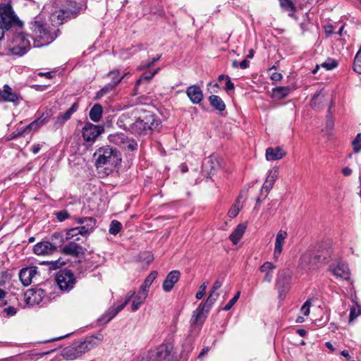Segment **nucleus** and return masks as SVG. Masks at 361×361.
Instances as JSON below:
<instances>
[{"mask_svg":"<svg viewBox=\"0 0 361 361\" xmlns=\"http://www.w3.org/2000/svg\"><path fill=\"white\" fill-rule=\"evenodd\" d=\"M29 27L32 32L34 47L37 48L50 44L61 35L59 27L54 25L49 26L37 18L29 23Z\"/></svg>","mask_w":361,"mask_h":361,"instance_id":"f257e3e1","label":"nucleus"},{"mask_svg":"<svg viewBox=\"0 0 361 361\" xmlns=\"http://www.w3.org/2000/svg\"><path fill=\"white\" fill-rule=\"evenodd\" d=\"M24 23L16 13L11 1L1 3V40L6 36H13L23 30Z\"/></svg>","mask_w":361,"mask_h":361,"instance_id":"f03ea898","label":"nucleus"},{"mask_svg":"<svg viewBox=\"0 0 361 361\" xmlns=\"http://www.w3.org/2000/svg\"><path fill=\"white\" fill-rule=\"evenodd\" d=\"M103 339L104 336L101 333L87 336L84 340L75 341L64 348L61 351V355L66 360H75L99 345Z\"/></svg>","mask_w":361,"mask_h":361,"instance_id":"7ed1b4c3","label":"nucleus"},{"mask_svg":"<svg viewBox=\"0 0 361 361\" xmlns=\"http://www.w3.org/2000/svg\"><path fill=\"white\" fill-rule=\"evenodd\" d=\"M28 35L20 30V33L12 36H6L4 45V51L6 55L22 56L30 49V42L27 38Z\"/></svg>","mask_w":361,"mask_h":361,"instance_id":"20e7f679","label":"nucleus"},{"mask_svg":"<svg viewBox=\"0 0 361 361\" xmlns=\"http://www.w3.org/2000/svg\"><path fill=\"white\" fill-rule=\"evenodd\" d=\"M157 126L158 122L152 112L140 109L131 133L135 135H148Z\"/></svg>","mask_w":361,"mask_h":361,"instance_id":"39448f33","label":"nucleus"},{"mask_svg":"<svg viewBox=\"0 0 361 361\" xmlns=\"http://www.w3.org/2000/svg\"><path fill=\"white\" fill-rule=\"evenodd\" d=\"M81 8L74 1H66L65 6L51 13L50 20L52 25L58 27V26L63 25L68 20L75 18L80 13Z\"/></svg>","mask_w":361,"mask_h":361,"instance_id":"423d86ee","label":"nucleus"},{"mask_svg":"<svg viewBox=\"0 0 361 361\" xmlns=\"http://www.w3.org/2000/svg\"><path fill=\"white\" fill-rule=\"evenodd\" d=\"M97 154H98L96 160L97 168L104 166L116 167L121 162L120 152L113 147L106 146L101 147L97 150Z\"/></svg>","mask_w":361,"mask_h":361,"instance_id":"0eeeda50","label":"nucleus"},{"mask_svg":"<svg viewBox=\"0 0 361 361\" xmlns=\"http://www.w3.org/2000/svg\"><path fill=\"white\" fill-rule=\"evenodd\" d=\"M56 282L60 290L69 292L76 283V279L71 270L61 269L56 275Z\"/></svg>","mask_w":361,"mask_h":361,"instance_id":"6e6552de","label":"nucleus"},{"mask_svg":"<svg viewBox=\"0 0 361 361\" xmlns=\"http://www.w3.org/2000/svg\"><path fill=\"white\" fill-rule=\"evenodd\" d=\"M51 116L50 110L46 111L42 115L25 126H19L16 130V135L20 137L25 134H29L35 132L46 124Z\"/></svg>","mask_w":361,"mask_h":361,"instance_id":"1a4fd4ad","label":"nucleus"},{"mask_svg":"<svg viewBox=\"0 0 361 361\" xmlns=\"http://www.w3.org/2000/svg\"><path fill=\"white\" fill-rule=\"evenodd\" d=\"M292 272L289 269L280 271L276 280V288L279 292V297L283 298L290 288Z\"/></svg>","mask_w":361,"mask_h":361,"instance_id":"9d476101","label":"nucleus"},{"mask_svg":"<svg viewBox=\"0 0 361 361\" xmlns=\"http://www.w3.org/2000/svg\"><path fill=\"white\" fill-rule=\"evenodd\" d=\"M331 255L332 250L331 247H326L321 245L315 252L310 255L309 263L315 267L329 263L331 259Z\"/></svg>","mask_w":361,"mask_h":361,"instance_id":"9b49d317","label":"nucleus"},{"mask_svg":"<svg viewBox=\"0 0 361 361\" xmlns=\"http://www.w3.org/2000/svg\"><path fill=\"white\" fill-rule=\"evenodd\" d=\"M19 279L24 286L32 283H38L39 281V272L35 266H30L21 269L19 271Z\"/></svg>","mask_w":361,"mask_h":361,"instance_id":"f8f14e48","label":"nucleus"},{"mask_svg":"<svg viewBox=\"0 0 361 361\" xmlns=\"http://www.w3.org/2000/svg\"><path fill=\"white\" fill-rule=\"evenodd\" d=\"M139 109L136 108L130 111L123 113L118 118L117 125L120 128L132 133Z\"/></svg>","mask_w":361,"mask_h":361,"instance_id":"ddd939ff","label":"nucleus"},{"mask_svg":"<svg viewBox=\"0 0 361 361\" xmlns=\"http://www.w3.org/2000/svg\"><path fill=\"white\" fill-rule=\"evenodd\" d=\"M173 348L171 343L160 345L155 351L150 353V361H173L171 356Z\"/></svg>","mask_w":361,"mask_h":361,"instance_id":"4468645a","label":"nucleus"},{"mask_svg":"<svg viewBox=\"0 0 361 361\" xmlns=\"http://www.w3.org/2000/svg\"><path fill=\"white\" fill-rule=\"evenodd\" d=\"M46 296L45 290L41 288L27 290L24 294V301L29 306L39 305Z\"/></svg>","mask_w":361,"mask_h":361,"instance_id":"2eb2a0df","label":"nucleus"},{"mask_svg":"<svg viewBox=\"0 0 361 361\" xmlns=\"http://www.w3.org/2000/svg\"><path fill=\"white\" fill-rule=\"evenodd\" d=\"M207 307L201 303L199 307L193 312L192 316L190 320L191 330L200 331L201 326L204 322L207 314Z\"/></svg>","mask_w":361,"mask_h":361,"instance_id":"dca6fc26","label":"nucleus"},{"mask_svg":"<svg viewBox=\"0 0 361 361\" xmlns=\"http://www.w3.org/2000/svg\"><path fill=\"white\" fill-rule=\"evenodd\" d=\"M104 131L102 126L86 123L82 128V137L86 142H94Z\"/></svg>","mask_w":361,"mask_h":361,"instance_id":"f3484780","label":"nucleus"},{"mask_svg":"<svg viewBox=\"0 0 361 361\" xmlns=\"http://www.w3.org/2000/svg\"><path fill=\"white\" fill-rule=\"evenodd\" d=\"M62 253L73 257H80L85 255L87 249L75 241H71L61 249Z\"/></svg>","mask_w":361,"mask_h":361,"instance_id":"a211bd4d","label":"nucleus"},{"mask_svg":"<svg viewBox=\"0 0 361 361\" xmlns=\"http://www.w3.org/2000/svg\"><path fill=\"white\" fill-rule=\"evenodd\" d=\"M56 245L49 240H42L33 247V252L37 255H49L56 251Z\"/></svg>","mask_w":361,"mask_h":361,"instance_id":"6ab92c4d","label":"nucleus"},{"mask_svg":"<svg viewBox=\"0 0 361 361\" xmlns=\"http://www.w3.org/2000/svg\"><path fill=\"white\" fill-rule=\"evenodd\" d=\"M135 291H130L128 293V296L125 299L124 302L118 305L117 307H110L106 313L103 316L102 319H105L106 322L111 321L114 317H116L130 301V298L135 295Z\"/></svg>","mask_w":361,"mask_h":361,"instance_id":"aec40b11","label":"nucleus"},{"mask_svg":"<svg viewBox=\"0 0 361 361\" xmlns=\"http://www.w3.org/2000/svg\"><path fill=\"white\" fill-rule=\"evenodd\" d=\"M21 99L20 94L13 90L8 85H4L1 90V100L17 105Z\"/></svg>","mask_w":361,"mask_h":361,"instance_id":"412c9836","label":"nucleus"},{"mask_svg":"<svg viewBox=\"0 0 361 361\" xmlns=\"http://www.w3.org/2000/svg\"><path fill=\"white\" fill-rule=\"evenodd\" d=\"M287 237L288 233L283 230H280L276 234L273 253L274 259L276 261L279 259L283 252V247Z\"/></svg>","mask_w":361,"mask_h":361,"instance_id":"4be33fe9","label":"nucleus"},{"mask_svg":"<svg viewBox=\"0 0 361 361\" xmlns=\"http://www.w3.org/2000/svg\"><path fill=\"white\" fill-rule=\"evenodd\" d=\"M185 92L191 102L194 104H200L203 99V92L200 86L197 85L189 86Z\"/></svg>","mask_w":361,"mask_h":361,"instance_id":"5701e85b","label":"nucleus"},{"mask_svg":"<svg viewBox=\"0 0 361 361\" xmlns=\"http://www.w3.org/2000/svg\"><path fill=\"white\" fill-rule=\"evenodd\" d=\"M180 276V273L179 271L173 270L170 271L164 281L162 285L163 290L165 292H170L173 289L174 285L178 281Z\"/></svg>","mask_w":361,"mask_h":361,"instance_id":"b1692460","label":"nucleus"},{"mask_svg":"<svg viewBox=\"0 0 361 361\" xmlns=\"http://www.w3.org/2000/svg\"><path fill=\"white\" fill-rule=\"evenodd\" d=\"M78 109V104L77 102L73 103L71 106L63 114L59 115L55 119L54 126L56 128H60L63 126L64 123L71 119L72 115L77 111Z\"/></svg>","mask_w":361,"mask_h":361,"instance_id":"393cba45","label":"nucleus"},{"mask_svg":"<svg viewBox=\"0 0 361 361\" xmlns=\"http://www.w3.org/2000/svg\"><path fill=\"white\" fill-rule=\"evenodd\" d=\"M329 269L337 278L346 280L350 277L349 269L345 263H338L336 266H330Z\"/></svg>","mask_w":361,"mask_h":361,"instance_id":"a878e982","label":"nucleus"},{"mask_svg":"<svg viewBox=\"0 0 361 361\" xmlns=\"http://www.w3.org/2000/svg\"><path fill=\"white\" fill-rule=\"evenodd\" d=\"M159 71V68H157L152 72L142 73V75L140 76V78L135 82L133 94L137 95V94H140V92H139V87L142 84H148L149 82V81L153 78V77L157 73H158Z\"/></svg>","mask_w":361,"mask_h":361,"instance_id":"bb28decb","label":"nucleus"},{"mask_svg":"<svg viewBox=\"0 0 361 361\" xmlns=\"http://www.w3.org/2000/svg\"><path fill=\"white\" fill-rule=\"evenodd\" d=\"M286 152L281 147H269L266 150V158L268 161H275L282 159L285 157Z\"/></svg>","mask_w":361,"mask_h":361,"instance_id":"cd10ccee","label":"nucleus"},{"mask_svg":"<svg viewBox=\"0 0 361 361\" xmlns=\"http://www.w3.org/2000/svg\"><path fill=\"white\" fill-rule=\"evenodd\" d=\"M246 225L244 224H238L232 233L229 235V240L233 245H237L242 238L246 230Z\"/></svg>","mask_w":361,"mask_h":361,"instance_id":"c85d7f7f","label":"nucleus"},{"mask_svg":"<svg viewBox=\"0 0 361 361\" xmlns=\"http://www.w3.org/2000/svg\"><path fill=\"white\" fill-rule=\"evenodd\" d=\"M276 266L271 262H265L260 267L261 272L265 273L264 281L270 283L273 278V271Z\"/></svg>","mask_w":361,"mask_h":361,"instance_id":"c756f323","label":"nucleus"},{"mask_svg":"<svg viewBox=\"0 0 361 361\" xmlns=\"http://www.w3.org/2000/svg\"><path fill=\"white\" fill-rule=\"evenodd\" d=\"M204 167L207 171H208L209 174H214V172L219 169L220 164L215 156H210L204 163Z\"/></svg>","mask_w":361,"mask_h":361,"instance_id":"7c9ffc66","label":"nucleus"},{"mask_svg":"<svg viewBox=\"0 0 361 361\" xmlns=\"http://www.w3.org/2000/svg\"><path fill=\"white\" fill-rule=\"evenodd\" d=\"M281 8L288 13L289 17L293 18L296 11V6L291 0H278Z\"/></svg>","mask_w":361,"mask_h":361,"instance_id":"2f4dec72","label":"nucleus"},{"mask_svg":"<svg viewBox=\"0 0 361 361\" xmlns=\"http://www.w3.org/2000/svg\"><path fill=\"white\" fill-rule=\"evenodd\" d=\"M208 100L210 105L216 110L223 111L226 109V104L219 96L212 94L209 97Z\"/></svg>","mask_w":361,"mask_h":361,"instance_id":"473e14b6","label":"nucleus"},{"mask_svg":"<svg viewBox=\"0 0 361 361\" xmlns=\"http://www.w3.org/2000/svg\"><path fill=\"white\" fill-rule=\"evenodd\" d=\"M103 114V107L99 104H95L91 108L89 116L93 122H98L100 121Z\"/></svg>","mask_w":361,"mask_h":361,"instance_id":"72a5a7b5","label":"nucleus"},{"mask_svg":"<svg viewBox=\"0 0 361 361\" xmlns=\"http://www.w3.org/2000/svg\"><path fill=\"white\" fill-rule=\"evenodd\" d=\"M290 92L288 87H277L274 88L271 92V97L275 99H282L286 98Z\"/></svg>","mask_w":361,"mask_h":361,"instance_id":"f704fd0d","label":"nucleus"},{"mask_svg":"<svg viewBox=\"0 0 361 361\" xmlns=\"http://www.w3.org/2000/svg\"><path fill=\"white\" fill-rule=\"evenodd\" d=\"M158 273L157 271H152L145 279L143 283L141 285L140 290L145 293L147 295L149 288L155 279L157 277Z\"/></svg>","mask_w":361,"mask_h":361,"instance_id":"c9c22d12","label":"nucleus"},{"mask_svg":"<svg viewBox=\"0 0 361 361\" xmlns=\"http://www.w3.org/2000/svg\"><path fill=\"white\" fill-rule=\"evenodd\" d=\"M147 297V295L145 294V293H142V291L140 290L132 302V311L135 312L140 307V306L144 303Z\"/></svg>","mask_w":361,"mask_h":361,"instance_id":"e433bc0d","label":"nucleus"},{"mask_svg":"<svg viewBox=\"0 0 361 361\" xmlns=\"http://www.w3.org/2000/svg\"><path fill=\"white\" fill-rule=\"evenodd\" d=\"M116 87V86L115 82H111L109 83H107L99 91L97 92L95 99H100L104 95L112 92Z\"/></svg>","mask_w":361,"mask_h":361,"instance_id":"4c0bfd02","label":"nucleus"},{"mask_svg":"<svg viewBox=\"0 0 361 361\" xmlns=\"http://www.w3.org/2000/svg\"><path fill=\"white\" fill-rule=\"evenodd\" d=\"M128 75V73H124L123 75H120V71L118 69H114L110 72H109L106 75L107 77L111 79V82H116V86L118 85L126 78V75Z\"/></svg>","mask_w":361,"mask_h":361,"instance_id":"58836bf2","label":"nucleus"},{"mask_svg":"<svg viewBox=\"0 0 361 361\" xmlns=\"http://www.w3.org/2000/svg\"><path fill=\"white\" fill-rule=\"evenodd\" d=\"M97 223H92V224H86L85 225H82L80 226H78V233H80V235L82 236H87L89 235L94 229L96 226Z\"/></svg>","mask_w":361,"mask_h":361,"instance_id":"ea45409f","label":"nucleus"},{"mask_svg":"<svg viewBox=\"0 0 361 361\" xmlns=\"http://www.w3.org/2000/svg\"><path fill=\"white\" fill-rule=\"evenodd\" d=\"M219 294V293H214L210 290L209 295L207 298V300L204 303H202L203 305H205L207 307L206 312H209L212 305L214 303V302L218 298Z\"/></svg>","mask_w":361,"mask_h":361,"instance_id":"a19ab883","label":"nucleus"},{"mask_svg":"<svg viewBox=\"0 0 361 361\" xmlns=\"http://www.w3.org/2000/svg\"><path fill=\"white\" fill-rule=\"evenodd\" d=\"M121 223L117 220H113L111 221L109 232L110 234L116 235L121 231Z\"/></svg>","mask_w":361,"mask_h":361,"instance_id":"79ce46f5","label":"nucleus"},{"mask_svg":"<svg viewBox=\"0 0 361 361\" xmlns=\"http://www.w3.org/2000/svg\"><path fill=\"white\" fill-rule=\"evenodd\" d=\"M353 68L355 73L361 74V46L355 56Z\"/></svg>","mask_w":361,"mask_h":361,"instance_id":"37998d69","label":"nucleus"},{"mask_svg":"<svg viewBox=\"0 0 361 361\" xmlns=\"http://www.w3.org/2000/svg\"><path fill=\"white\" fill-rule=\"evenodd\" d=\"M51 243L56 245V248L60 247L63 243V236L61 233L55 232L51 236Z\"/></svg>","mask_w":361,"mask_h":361,"instance_id":"c03bdc74","label":"nucleus"},{"mask_svg":"<svg viewBox=\"0 0 361 361\" xmlns=\"http://www.w3.org/2000/svg\"><path fill=\"white\" fill-rule=\"evenodd\" d=\"M240 295V291H238L235 295L233 296V298H231L228 302L224 306V307L223 308V310L224 311H228L230 310L233 307V305H235V303L238 301V300L239 299V297Z\"/></svg>","mask_w":361,"mask_h":361,"instance_id":"a18cd8bd","label":"nucleus"},{"mask_svg":"<svg viewBox=\"0 0 361 361\" xmlns=\"http://www.w3.org/2000/svg\"><path fill=\"white\" fill-rule=\"evenodd\" d=\"M353 150L355 153L361 150V133H358L353 141Z\"/></svg>","mask_w":361,"mask_h":361,"instance_id":"49530a36","label":"nucleus"},{"mask_svg":"<svg viewBox=\"0 0 361 361\" xmlns=\"http://www.w3.org/2000/svg\"><path fill=\"white\" fill-rule=\"evenodd\" d=\"M242 207L238 204H233L228 210V215L230 218L235 217L240 212Z\"/></svg>","mask_w":361,"mask_h":361,"instance_id":"de8ad7c7","label":"nucleus"},{"mask_svg":"<svg viewBox=\"0 0 361 361\" xmlns=\"http://www.w3.org/2000/svg\"><path fill=\"white\" fill-rule=\"evenodd\" d=\"M338 66V63L336 60L332 59H328L326 61L322 64V66L325 68L326 70H332Z\"/></svg>","mask_w":361,"mask_h":361,"instance_id":"09e8293b","label":"nucleus"},{"mask_svg":"<svg viewBox=\"0 0 361 361\" xmlns=\"http://www.w3.org/2000/svg\"><path fill=\"white\" fill-rule=\"evenodd\" d=\"M18 308L13 306H8L3 309L2 312L6 314L7 317H13L16 314Z\"/></svg>","mask_w":361,"mask_h":361,"instance_id":"8fccbe9b","label":"nucleus"},{"mask_svg":"<svg viewBox=\"0 0 361 361\" xmlns=\"http://www.w3.org/2000/svg\"><path fill=\"white\" fill-rule=\"evenodd\" d=\"M277 177H278V170L274 169L269 171L266 180L267 183H271L274 184L276 180Z\"/></svg>","mask_w":361,"mask_h":361,"instance_id":"3c124183","label":"nucleus"},{"mask_svg":"<svg viewBox=\"0 0 361 361\" xmlns=\"http://www.w3.org/2000/svg\"><path fill=\"white\" fill-rule=\"evenodd\" d=\"M78 224L85 225L87 224L97 223V220L94 217H80L75 219Z\"/></svg>","mask_w":361,"mask_h":361,"instance_id":"603ef678","label":"nucleus"},{"mask_svg":"<svg viewBox=\"0 0 361 361\" xmlns=\"http://www.w3.org/2000/svg\"><path fill=\"white\" fill-rule=\"evenodd\" d=\"M273 185H274V184H272L271 183H267V180L265 181V183H264V185H262V189H261V195H264V199H265L267 197V195L270 192Z\"/></svg>","mask_w":361,"mask_h":361,"instance_id":"864d4df0","label":"nucleus"},{"mask_svg":"<svg viewBox=\"0 0 361 361\" xmlns=\"http://www.w3.org/2000/svg\"><path fill=\"white\" fill-rule=\"evenodd\" d=\"M56 217L59 221H63L70 217L69 213L66 210H61L56 213Z\"/></svg>","mask_w":361,"mask_h":361,"instance_id":"5fc2aeb1","label":"nucleus"},{"mask_svg":"<svg viewBox=\"0 0 361 361\" xmlns=\"http://www.w3.org/2000/svg\"><path fill=\"white\" fill-rule=\"evenodd\" d=\"M207 284H208L207 282H204L200 286V290L197 292L196 295H195L197 299L200 300V299H202L203 298V296H204V295L205 293L207 287Z\"/></svg>","mask_w":361,"mask_h":361,"instance_id":"6e6d98bb","label":"nucleus"},{"mask_svg":"<svg viewBox=\"0 0 361 361\" xmlns=\"http://www.w3.org/2000/svg\"><path fill=\"white\" fill-rule=\"evenodd\" d=\"M311 306V302L310 300H307L305 302V303L302 305L300 311L301 313L303 314L305 316H308L310 314V309Z\"/></svg>","mask_w":361,"mask_h":361,"instance_id":"4d7b16f0","label":"nucleus"},{"mask_svg":"<svg viewBox=\"0 0 361 361\" xmlns=\"http://www.w3.org/2000/svg\"><path fill=\"white\" fill-rule=\"evenodd\" d=\"M48 264H49V269H56L60 268L62 265H63L65 263L63 261H61L60 259L56 260V261H51V262H47Z\"/></svg>","mask_w":361,"mask_h":361,"instance_id":"13d9d810","label":"nucleus"},{"mask_svg":"<svg viewBox=\"0 0 361 361\" xmlns=\"http://www.w3.org/2000/svg\"><path fill=\"white\" fill-rule=\"evenodd\" d=\"M78 227L72 228L68 230L66 232V238L71 239L73 237L79 235L80 233H78Z\"/></svg>","mask_w":361,"mask_h":361,"instance_id":"bf43d9fd","label":"nucleus"},{"mask_svg":"<svg viewBox=\"0 0 361 361\" xmlns=\"http://www.w3.org/2000/svg\"><path fill=\"white\" fill-rule=\"evenodd\" d=\"M226 91L228 93L230 91L233 90L235 89L234 84L231 82L229 76L226 77Z\"/></svg>","mask_w":361,"mask_h":361,"instance_id":"052dcab7","label":"nucleus"},{"mask_svg":"<svg viewBox=\"0 0 361 361\" xmlns=\"http://www.w3.org/2000/svg\"><path fill=\"white\" fill-rule=\"evenodd\" d=\"M360 314L359 312L356 313V309L355 307H352L350 309V315H349V322H352Z\"/></svg>","mask_w":361,"mask_h":361,"instance_id":"680f3d73","label":"nucleus"},{"mask_svg":"<svg viewBox=\"0 0 361 361\" xmlns=\"http://www.w3.org/2000/svg\"><path fill=\"white\" fill-rule=\"evenodd\" d=\"M221 286H222L221 281H220L219 280L216 281L212 286L211 291L217 293V290L221 287Z\"/></svg>","mask_w":361,"mask_h":361,"instance_id":"e2e57ef3","label":"nucleus"},{"mask_svg":"<svg viewBox=\"0 0 361 361\" xmlns=\"http://www.w3.org/2000/svg\"><path fill=\"white\" fill-rule=\"evenodd\" d=\"M145 48H146V47H145V45H144V44H138L137 46H133V47L130 49V50H133V52H132V53H133V54H134V53H136V52H137V51H141V50H142V49H145Z\"/></svg>","mask_w":361,"mask_h":361,"instance_id":"0e129e2a","label":"nucleus"},{"mask_svg":"<svg viewBox=\"0 0 361 361\" xmlns=\"http://www.w3.org/2000/svg\"><path fill=\"white\" fill-rule=\"evenodd\" d=\"M270 78L273 81H279L282 79V74L280 73L274 72L271 75Z\"/></svg>","mask_w":361,"mask_h":361,"instance_id":"69168bd1","label":"nucleus"},{"mask_svg":"<svg viewBox=\"0 0 361 361\" xmlns=\"http://www.w3.org/2000/svg\"><path fill=\"white\" fill-rule=\"evenodd\" d=\"M320 97H321L320 93L317 92L314 94V96L311 100V105L313 108L316 107V102L317 99H319Z\"/></svg>","mask_w":361,"mask_h":361,"instance_id":"338daca9","label":"nucleus"},{"mask_svg":"<svg viewBox=\"0 0 361 361\" xmlns=\"http://www.w3.org/2000/svg\"><path fill=\"white\" fill-rule=\"evenodd\" d=\"M249 66H250V61L247 59H245L239 63V67L241 69H246L247 68L249 67Z\"/></svg>","mask_w":361,"mask_h":361,"instance_id":"774afa93","label":"nucleus"}]
</instances>
